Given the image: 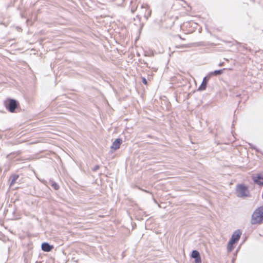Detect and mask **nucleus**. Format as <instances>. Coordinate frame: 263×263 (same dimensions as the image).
I'll list each match as a JSON object with an SVG mask.
<instances>
[{"label":"nucleus","instance_id":"obj_1","mask_svg":"<svg viewBox=\"0 0 263 263\" xmlns=\"http://www.w3.org/2000/svg\"><path fill=\"white\" fill-rule=\"evenodd\" d=\"M263 221V206L256 209L253 213L251 219L252 224H260Z\"/></svg>","mask_w":263,"mask_h":263},{"label":"nucleus","instance_id":"obj_2","mask_svg":"<svg viewBox=\"0 0 263 263\" xmlns=\"http://www.w3.org/2000/svg\"><path fill=\"white\" fill-rule=\"evenodd\" d=\"M241 234V232L240 230H237L233 233L227 246V249L229 252H231L234 249V245L238 242Z\"/></svg>","mask_w":263,"mask_h":263},{"label":"nucleus","instance_id":"obj_3","mask_svg":"<svg viewBox=\"0 0 263 263\" xmlns=\"http://www.w3.org/2000/svg\"><path fill=\"white\" fill-rule=\"evenodd\" d=\"M236 194L238 197L245 198L249 196L250 193L247 186L239 184L236 186Z\"/></svg>","mask_w":263,"mask_h":263},{"label":"nucleus","instance_id":"obj_4","mask_svg":"<svg viewBox=\"0 0 263 263\" xmlns=\"http://www.w3.org/2000/svg\"><path fill=\"white\" fill-rule=\"evenodd\" d=\"M18 103L17 101L14 99H10L8 101V103H6V108L11 112L14 111Z\"/></svg>","mask_w":263,"mask_h":263},{"label":"nucleus","instance_id":"obj_5","mask_svg":"<svg viewBox=\"0 0 263 263\" xmlns=\"http://www.w3.org/2000/svg\"><path fill=\"white\" fill-rule=\"evenodd\" d=\"M210 78V75H208L203 78L202 82L200 86L198 88V90L200 91L204 90L206 89V85L208 81Z\"/></svg>","mask_w":263,"mask_h":263},{"label":"nucleus","instance_id":"obj_6","mask_svg":"<svg viewBox=\"0 0 263 263\" xmlns=\"http://www.w3.org/2000/svg\"><path fill=\"white\" fill-rule=\"evenodd\" d=\"M122 140L120 139H117L113 142L112 145L111 146V149H113L114 150H117L119 148L121 143H122Z\"/></svg>","mask_w":263,"mask_h":263},{"label":"nucleus","instance_id":"obj_7","mask_svg":"<svg viewBox=\"0 0 263 263\" xmlns=\"http://www.w3.org/2000/svg\"><path fill=\"white\" fill-rule=\"evenodd\" d=\"M53 248V246L50 245L47 242H44L42 245V249L45 252H49Z\"/></svg>","mask_w":263,"mask_h":263},{"label":"nucleus","instance_id":"obj_8","mask_svg":"<svg viewBox=\"0 0 263 263\" xmlns=\"http://www.w3.org/2000/svg\"><path fill=\"white\" fill-rule=\"evenodd\" d=\"M254 181L259 185H263V177L258 176L254 178Z\"/></svg>","mask_w":263,"mask_h":263},{"label":"nucleus","instance_id":"obj_9","mask_svg":"<svg viewBox=\"0 0 263 263\" xmlns=\"http://www.w3.org/2000/svg\"><path fill=\"white\" fill-rule=\"evenodd\" d=\"M18 178V175H16V174L12 175L10 177V179H11L10 184V186H12L15 183L16 181L17 180Z\"/></svg>","mask_w":263,"mask_h":263},{"label":"nucleus","instance_id":"obj_10","mask_svg":"<svg viewBox=\"0 0 263 263\" xmlns=\"http://www.w3.org/2000/svg\"><path fill=\"white\" fill-rule=\"evenodd\" d=\"M224 69H223V70H215L213 72H210L209 75H210V77L213 76V75H215V76H217V75H220L221 74L222 72H223V70H224Z\"/></svg>","mask_w":263,"mask_h":263},{"label":"nucleus","instance_id":"obj_11","mask_svg":"<svg viewBox=\"0 0 263 263\" xmlns=\"http://www.w3.org/2000/svg\"><path fill=\"white\" fill-rule=\"evenodd\" d=\"M191 256L194 258H198V257L200 256V254L198 251L194 250L192 251Z\"/></svg>","mask_w":263,"mask_h":263},{"label":"nucleus","instance_id":"obj_12","mask_svg":"<svg viewBox=\"0 0 263 263\" xmlns=\"http://www.w3.org/2000/svg\"><path fill=\"white\" fill-rule=\"evenodd\" d=\"M146 11H147V13H145L144 17L146 18V20H147L148 17L151 14V10L149 8H147Z\"/></svg>","mask_w":263,"mask_h":263},{"label":"nucleus","instance_id":"obj_13","mask_svg":"<svg viewBox=\"0 0 263 263\" xmlns=\"http://www.w3.org/2000/svg\"><path fill=\"white\" fill-rule=\"evenodd\" d=\"M51 186L56 190H58L59 188V185L54 182H51Z\"/></svg>","mask_w":263,"mask_h":263},{"label":"nucleus","instance_id":"obj_14","mask_svg":"<svg viewBox=\"0 0 263 263\" xmlns=\"http://www.w3.org/2000/svg\"><path fill=\"white\" fill-rule=\"evenodd\" d=\"M194 259L195 263H201L200 256L198 257V258H195Z\"/></svg>","mask_w":263,"mask_h":263},{"label":"nucleus","instance_id":"obj_15","mask_svg":"<svg viewBox=\"0 0 263 263\" xmlns=\"http://www.w3.org/2000/svg\"><path fill=\"white\" fill-rule=\"evenodd\" d=\"M100 168V166L98 165H97L96 166H95L92 168V170L93 171H97L99 168Z\"/></svg>","mask_w":263,"mask_h":263},{"label":"nucleus","instance_id":"obj_16","mask_svg":"<svg viewBox=\"0 0 263 263\" xmlns=\"http://www.w3.org/2000/svg\"><path fill=\"white\" fill-rule=\"evenodd\" d=\"M142 82H143L144 84H145V85H146V84H147V80H146V79L145 78H143L142 79Z\"/></svg>","mask_w":263,"mask_h":263},{"label":"nucleus","instance_id":"obj_17","mask_svg":"<svg viewBox=\"0 0 263 263\" xmlns=\"http://www.w3.org/2000/svg\"><path fill=\"white\" fill-rule=\"evenodd\" d=\"M146 7H147V5H145V6L142 5L141 7L142 8H146Z\"/></svg>","mask_w":263,"mask_h":263},{"label":"nucleus","instance_id":"obj_18","mask_svg":"<svg viewBox=\"0 0 263 263\" xmlns=\"http://www.w3.org/2000/svg\"><path fill=\"white\" fill-rule=\"evenodd\" d=\"M222 65H223V63H221L219 64V66H222Z\"/></svg>","mask_w":263,"mask_h":263}]
</instances>
